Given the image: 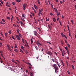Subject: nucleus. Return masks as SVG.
<instances>
[{
	"mask_svg": "<svg viewBox=\"0 0 76 76\" xmlns=\"http://www.w3.org/2000/svg\"><path fill=\"white\" fill-rule=\"evenodd\" d=\"M7 6L8 7H10V5H7Z\"/></svg>",
	"mask_w": 76,
	"mask_h": 76,
	"instance_id": "61",
	"label": "nucleus"
},
{
	"mask_svg": "<svg viewBox=\"0 0 76 76\" xmlns=\"http://www.w3.org/2000/svg\"><path fill=\"white\" fill-rule=\"evenodd\" d=\"M66 64H68V63L67 62V61H66Z\"/></svg>",
	"mask_w": 76,
	"mask_h": 76,
	"instance_id": "63",
	"label": "nucleus"
},
{
	"mask_svg": "<svg viewBox=\"0 0 76 76\" xmlns=\"http://www.w3.org/2000/svg\"><path fill=\"white\" fill-rule=\"evenodd\" d=\"M14 51L16 53H18V50L17 49H15L14 50Z\"/></svg>",
	"mask_w": 76,
	"mask_h": 76,
	"instance_id": "9",
	"label": "nucleus"
},
{
	"mask_svg": "<svg viewBox=\"0 0 76 76\" xmlns=\"http://www.w3.org/2000/svg\"><path fill=\"white\" fill-rule=\"evenodd\" d=\"M31 15H32L33 16H34V14L32 12H31Z\"/></svg>",
	"mask_w": 76,
	"mask_h": 76,
	"instance_id": "30",
	"label": "nucleus"
},
{
	"mask_svg": "<svg viewBox=\"0 0 76 76\" xmlns=\"http://www.w3.org/2000/svg\"><path fill=\"white\" fill-rule=\"evenodd\" d=\"M34 35L36 36V37H39L40 36L38 34V33H37V32L36 31H34Z\"/></svg>",
	"mask_w": 76,
	"mask_h": 76,
	"instance_id": "1",
	"label": "nucleus"
},
{
	"mask_svg": "<svg viewBox=\"0 0 76 76\" xmlns=\"http://www.w3.org/2000/svg\"><path fill=\"white\" fill-rule=\"evenodd\" d=\"M37 2H38V4H40V2L39 1L40 0H37Z\"/></svg>",
	"mask_w": 76,
	"mask_h": 76,
	"instance_id": "19",
	"label": "nucleus"
},
{
	"mask_svg": "<svg viewBox=\"0 0 76 76\" xmlns=\"http://www.w3.org/2000/svg\"><path fill=\"white\" fill-rule=\"evenodd\" d=\"M41 22H43V19H41Z\"/></svg>",
	"mask_w": 76,
	"mask_h": 76,
	"instance_id": "64",
	"label": "nucleus"
},
{
	"mask_svg": "<svg viewBox=\"0 0 76 76\" xmlns=\"http://www.w3.org/2000/svg\"><path fill=\"white\" fill-rule=\"evenodd\" d=\"M7 19H8L9 20H10V18L9 17H7Z\"/></svg>",
	"mask_w": 76,
	"mask_h": 76,
	"instance_id": "27",
	"label": "nucleus"
},
{
	"mask_svg": "<svg viewBox=\"0 0 76 76\" xmlns=\"http://www.w3.org/2000/svg\"><path fill=\"white\" fill-rule=\"evenodd\" d=\"M31 45H32L33 44V40H32V39H31Z\"/></svg>",
	"mask_w": 76,
	"mask_h": 76,
	"instance_id": "24",
	"label": "nucleus"
},
{
	"mask_svg": "<svg viewBox=\"0 0 76 76\" xmlns=\"http://www.w3.org/2000/svg\"><path fill=\"white\" fill-rule=\"evenodd\" d=\"M24 15H25L24 14H22V18L24 17Z\"/></svg>",
	"mask_w": 76,
	"mask_h": 76,
	"instance_id": "34",
	"label": "nucleus"
},
{
	"mask_svg": "<svg viewBox=\"0 0 76 76\" xmlns=\"http://www.w3.org/2000/svg\"><path fill=\"white\" fill-rule=\"evenodd\" d=\"M12 71L14 72H17V70L15 69H12Z\"/></svg>",
	"mask_w": 76,
	"mask_h": 76,
	"instance_id": "5",
	"label": "nucleus"
},
{
	"mask_svg": "<svg viewBox=\"0 0 76 76\" xmlns=\"http://www.w3.org/2000/svg\"><path fill=\"white\" fill-rule=\"evenodd\" d=\"M8 34V33H4V35H5V37H7V35Z\"/></svg>",
	"mask_w": 76,
	"mask_h": 76,
	"instance_id": "10",
	"label": "nucleus"
},
{
	"mask_svg": "<svg viewBox=\"0 0 76 76\" xmlns=\"http://www.w3.org/2000/svg\"><path fill=\"white\" fill-rule=\"evenodd\" d=\"M67 53L68 54H69V51H67Z\"/></svg>",
	"mask_w": 76,
	"mask_h": 76,
	"instance_id": "58",
	"label": "nucleus"
},
{
	"mask_svg": "<svg viewBox=\"0 0 76 76\" xmlns=\"http://www.w3.org/2000/svg\"><path fill=\"white\" fill-rule=\"evenodd\" d=\"M71 22H72V24H74V22L73 21V20H71Z\"/></svg>",
	"mask_w": 76,
	"mask_h": 76,
	"instance_id": "51",
	"label": "nucleus"
},
{
	"mask_svg": "<svg viewBox=\"0 0 76 76\" xmlns=\"http://www.w3.org/2000/svg\"><path fill=\"white\" fill-rule=\"evenodd\" d=\"M12 38L13 39H15V38L14 37V36H12Z\"/></svg>",
	"mask_w": 76,
	"mask_h": 76,
	"instance_id": "57",
	"label": "nucleus"
},
{
	"mask_svg": "<svg viewBox=\"0 0 76 76\" xmlns=\"http://www.w3.org/2000/svg\"><path fill=\"white\" fill-rule=\"evenodd\" d=\"M35 48H36V49H37V50H38V47H37V46H36Z\"/></svg>",
	"mask_w": 76,
	"mask_h": 76,
	"instance_id": "50",
	"label": "nucleus"
},
{
	"mask_svg": "<svg viewBox=\"0 0 76 76\" xmlns=\"http://www.w3.org/2000/svg\"><path fill=\"white\" fill-rule=\"evenodd\" d=\"M72 69H75V67H74L73 65H72Z\"/></svg>",
	"mask_w": 76,
	"mask_h": 76,
	"instance_id": "20",
	"label": "nucleus"
},
{
	"mask_svg": "<svg viewBox=\"0 0 76 76\" xmlns=\"http://www.w3.org/2000/svg\"><path fill=\"white\" fill-rule=\"evenodd\" d=\"M21 49H23L24 47L23 46H21Z\"/></svg>",
	"mask_w": 76,
	"mask_h": 76,
	"instance_id": "46",
	"label": "nucleus"
},
{
	"mask_svg": "<svg viewBox=\"0 0 76 76\" xmlns=\"http://www.w3.org/2000/svg\"><path fill=\"white\" fill-rule=\"evenodd\" d=\"M16 61H17V62H18V63H20V61H19L18 60H16Z\"/></svg>",
	"mask_w": 76,
	"mask_h": 76,
	"instance_id": "48",
	"label": "nucleus"
},
{
	"mask_svg": "<svg viewBox=\"0 0 76 76\" xmlns=\"http://www.w3.org/2000/svg\"><path fill=\"white\" fill-rule=\"evenodd\" d=\"M0 1V3H1L2 4H3V2H2V1L1 0Z\"/></svg>",
	"mask_w": 76,
	"mask_h": 76,
	"instance_id": "47",
	"label": "nucleus"
},
{
	"mask_svg": "<svg viewBox=\"0 0 76 76\" xmlns=\"http://www.w3.org/2000/svg\"><path fill=\"white\" fill-rule=\"evenodd\" d=\"M0 62H1V63H3V61L2 60H0Z\"/></svg>",
	"mask_w": 76,
	"mask_h": 76,
	"instance_id": "37",
	"label": "nucleus"
},
{
	"mask_svg": "<svg viewBox=\"0 0 76 76\" xmlns=\"http://www.w3.org/2000/svg\"><path fill=\"white\" fill-rule=\"evenodd\" d=\"M49 19L48 18V19H46V22H47L48 21H49Z\"/></svg>",
	"mask_w": 76,
	"mask_h": 76,
	"instance_id": "39",
	"label": "nucleus"
},
{
	"mask_svg": "<svg viewBox=\"0 0 76 76\" xmlns=\"http://www.w3.org/2000/svg\"><path fill=\"white\" fill-rule=\"evenodd\" d=\"M0 34H1L2 36H3V35L2 34V32H1V33H0Z\"/></svg>",
	"mask_w": 76,
	"mask_h": 76,
	"instance_id": "43",
	"label": "nucleus"
},
{
	"mask_svg": "<svg viewBox=\"0 0 76 76\" xmlns=\"http://www.w3.org/2000/svg\"><path fill=\"white\" fill-rule=\"evenodd\" d=\"M67 73H68V74L69 75H70V72L69 71H67Z\"/></svg>",
	"mask_w": 76,
	"mask_h": 76,
	"instance_id": "42",
	"label": "nucleus"
},
{
	"mask_svg": "<svg viewBox=\"0 0 76 76\" xmlns=\"http://www.w3.org/2000/svg\"><path fill=\"white\" fill-rule=\"evenodd\" d=\"M26 4H23V8H26Z\"/></svg>",
	"mask_w": 76,
	"mask_h": 76,
	"instance_id": "12",
	"label": "nucleus"
},
{
	"mask_svg": "<svg viewBox=\"0 0 76 76\" xmlns=\"http://www.w3.org/2000/svg\"><path fill=\"white\" fill-rule=\"evenodd\" d=\"M20 24H21V25H23L24 24H23V22H20Z\"/></svg>",
	"mask_w": 76,
	"mask_h": 76,
	"instance_id": "35",
	"label": "nucleus"
},
{
	"mask_svg": "<svg viewBox=\"0 0 76 76\" xmlns=\"http://www.w3.org/2000/svg\"><path fill=\"white\" fill-rule=\"evenodd\" d=\"M8 33L9 34H12L11 31L10 30L9 31V32Z\"/></svg>",
	"mask_w": 76,
	"mask_h": 76,
	"instance_id": "26",
	"label": "nucleus"
},
{
	"mask_svg": "<svg viewBox=\"0 0 76 76\" xmlns=\"http://www.w3.org/2000/svg\"><path fill=\"white\" fill-rule=\"evenodd\" d=\"M67 45L68 47H69V48H70V46L68 44H67Z\"/></svg>",
	"mask_w": 76,
	"mask_h": 76,
	"instance_id": "29",
	"label": "nucleus"
},
{
	"mask_svg": "<svg viewBox=\"0 0 76 76\" xmlns=\"http://www.w3.org/2000/svg\"><path fill=\"white\" fill-rule=\"evenodd\" d=\"M63 51V53H64V54H66V52H65V51H64V50Z\"/></svg>",
	"mask_w": 76,
	"mask_h": 76,
	"instance_id": "59",
	"label": "nucleus"
},
{
	"mask_svg": "<svg viewBox=\"0 0 76 76\" xmlns=\"http://www.w3.org/2000/svg\"><path fill=\"white\" fill-rule=\"evenodd\" d=\"M59 20V18H57V21H58V20Z\"/></svg>",
	"mask_w": 76,
	"mask_h": 76,
	"instance_id": "55",
	"label": "nucleus"
},
{
	"mask_svg": "<svg viewBox=\"0 0 76 76\" xmlns=\"http://www.w3.org/2000/svg\"><path fill=\"white\" fill-rule=\"evenodd\" d=\"M19 35L20 37H22V36H21V34H20V33H19Z\"/></svg>",
	"mask_w": 76,
	"mask_h": 76,
	"instance_id": "23",
	"label": "nucleus"
},
{
	"mask_svg": "<svg viewBox=\"0 0 76 76\" xmlns=\"http://www.w3.org/2000/svg\"><path fill=\"white\" fill-rule=\"evenodd\" d=\"M48 3H49V4H50V2L49 1H48Z\"/></svg>",
	"mask_w": 76,
	"mask_h": 76,
	"instance_id": "53",
	"label": "nucleus"
},
{
	"mask_svg": "<svg viewBox=\"0 0 76 76\" xmlns=\"http://www.w3.org/2000/svg\"><path fill=\"white\" fill-rule=\"evenodd\" d=\"M54 68V69L55 70V72L57 73L58 72V67L57 66H53Z\"/></svg>",
	"mask_w": 76,
	"mask_h": 76,
	"instance_id": "2",
	"label": "nucleus"
},
{
	"mask_svg": "<svg viewBox=\"0 0 76 76\" xmlns=\"http://www.w3.org/2000/svg\"><path fill=\"white\" fill-rule=\"evenodd\" d=\"M54 9L55 10V12H56V13H58L57 9L55 8H54Z\"/></svg>",
	"mask_w": 76,
	"mask_h": 76,
	"instance_id": "8",
	"label": "nucleus"
},
{
	"mask_svg": "<svg viewBox=\"0 0 76 76\" xmlns=\"http://www.w3.org/2000/svg\"><path fill=\"white\" fill-rule=\"evenodd\" d=\"M61 63H62V64L63 66H65L64 63H63V62L62 61H61Z\"/></svg>",
	"mask_w": 76,
	"mask_h": 76,
	"instance_id": "21",
	"label": "nucleus"
},
{
	"mask_svg": "<svg viewBox=\"0 0 76 76\" xmlns=\"http://www.w3.org/2000/svg\"><path fill=\"white\" fill-rule=\"evenodd\" d=\"M20 19H21V20H22L23 22H25V21L22 18H21Z\"/></svg>",
	"mask_w": 76,
	"mask_h": 76,
	"instance_id": "17",
	"label": "nucleus"
},
{
	"mask_svg": "<svg viewBox=\"0 0 76 76\" xmlns=\"http://www.w3.org/2000/svg\"><path fill=\"white\" fill-rule=\"evenodd\" d=\"M53 14L52 13H50V15L51 16H53Z\"/></svg>",
	"mask_w": 76,
	"mask_h": 76,
	"instance_id": "49",
	"label": "nucleus"
},
{
	"mask_svg": "<svg viewBox=\"0 0 76 76\" xmlns=\"http://www.w3.org/2000/svg\"><path fill=\"white\" fill-rule=\"evenodd\" d=\"M20 52H21V53H23V50L21 49H20Z\"/></svg>",
	"mask_w": 76,
	"mask_h": 76,
	"instance_id": "22",
	"label": "nucleus"
},
{
	"mask_svg": "<svg viewBox=\"0 0 76 76\" xmlns=\"http://www.w3.org/2000/svg\"><path fill=\"white\" fill-rule=\"evenodd\" d=\"M16 37L17 39H18V40L19 41L20 40V37H19V36H18V35H16Z\"/></svg>",
	"mask_w": 76,
	"mask_h": 76,
	"instance_id": "3",
	"label": "nucleus"
},
{
	"mask_svg": "<svg viewBox=\"0 0 76 76\" xmlns=\"http://www.w3.org/2000/svg\"><path fill=\"white\" fill-rule=\"evenodd\" d=\"M47 43H49V44H50V45L51 44V43L50 42H47Z\"/></svg>",
	"mask_w": 76,
	"mask_h": 76,
	"instance_id": "45",
	"label": "nucleus"
},
{
	"mask_svg": "<svg viewBox=\"0 0 76 76\" xmlns=\"http://www.w3.org/2000/svg\"><path fill=\"white\" fill-rule=\"evenodd\" d=\"M65 49L66 50V51H69L68 49H67V46H66V47H65Z\"/></svg>",
	"mask_w": 76,
	"mask_h": 76,
	"instance_id": "15",
	"label": "nucleus"
},
{
	"mask_svg": "<svg viewBox=\"0 0 76 76\" xmlns=\"http://www.w3.org/2000/svg\"><path fill=\"white\" fill-rule=\"evenodd\" d=\"M59 23H60V26H61L62 25L61 22L60 21H59Z\"/></svg>",
	"mask_w": 76,
	"mask_h": 76,
	"instance_id": "38",
	"label": "nucleus"
},
{
	"mask_svg": "<svg viewBox=\"0 0 76 76\" xmlns=\"http://www.w3.org/2000/svg\"><path fill=\"white\" fill-rule=\"evenodd\" d=\"M16 45V44H15V45H14V46L15 47V48H17V46Z\"/></svg>",
	"mask_w": 76,
	"mask_h": 76,
	"instance_id": "16",
	"label": "nucleus"
},
{
	"mask_svg": "<svg viewBox=\"0 0 76 76\" xmlns=\"http://www.w3.org/2000/svg\"><path fill=\"white\" fill-rule=\"evenodd\" d=\"M64 37L66 38V39H67V37H66V36H64Z\"/></svg>",
	"mask_w": 76,
	"mask_h": 76,
	"instance_id": "54",
	"label": "nucleus"
},
{
	"mask_svg": "<svg viewBox=\"0 0 76 76\" xmlns=\"http://www.w3.org/2000/svg\"><path fill=\"white\" fill-rule=\"evenodd\" d=\"M21 39L22 40V42H24V40H23V38H22Z\"/></svg>",
	"mask_w": 76,
	"mask_h": 76,
	"instance_id": "56",
	"label": "nucleus"
},
{
	"mask_svg": "<svg viewBox=\"0 0 76 76\" xmlns=\"http://www.w3.org/2000/svg\"><path fill=\"white\" fill-rule=\"evenodd\" d=\"M21 1V0H16V2H18V3H19Z\"/></svg>",
	"mask_w": 76,
	"mask_h": 76,
	"instance_id": "13",
	"label": "nucleus"
},
{
	"mask_svg": "<svg viewBox=\"0 0 76 76\" xmlns=\"http://www.w3.org/2000/svg\"><path fill=\"white\" fill-rule=\"evenodd\" d=\"M26 54L28 53V52L27 50H26Z\"/></svg>",
	"mask_w": 76,
	"mask_h": 76,
	"instance_id": "31",
	"label": "nucleus"
},
{
	"mask_svg": "<svg viewBox=\"0 0 76 76\" xmlns=\"http://www.w3.org/2000/svg\"><path fill=\"white\" fill-rule=\"evenodd\" d=\"M38 16H39V17L40 16V13H38Z\"/></svg>",
	"mask_w": 76,
	"mask_h": 76,
	"instance_id": "62",
	"label": "nucleus"
},
{
	"mask_svg": "<svg viewBox=\"0 0 76 76\" xmlns=\"http://www.w3.org/2000/svg\"><path fill=\"white\" fill-rule=\"evenodd\" d=\"M61 35L62 36V37H64L65 36H66L65 35H64L63 33H61Z\"/></svg>",
	"mask_w": 76,
	"mask_h": 76,
	"instance_id": "11",
	"label": "nucleus"
},
{
	"mask_svg": "<svg viewBox=\"0 0 76 76\" xmlns=\"http://www.w3.org/2000/svg\"><path fill=\"white\" fill-rule=\"evenodd\" d=\"M12 62L16 64H17L16 62H15L14 59H12Z\"/></svg>",
	"mask_w": 76,
	"mask_h": 76,
	"instance_id": "7",
	"label": "nucleus"
},
{
	"mask_svg": "<svg viewBox=\"0 0 76 76\" xmlns=\"http://www.w3.org/2000/svg\"><path fill=\"white\" fill-rule=\"evenodd\" d=\"M19 31L20 30L19 29H18L17 30V33H19Z\"/></svg>",
	"mask_w": 76,
	"mask_h": 76,
	"instance_id": "25",
	"label": "nucleus"
},
{
	"mask_svg": "<svg viewBox=\"0 0 76 76\" xmlns=\"http://www.w3.org/2000/svg\"><path fill=\"white\" fill-rule=\"evenodd\" d=\"M53 20L54 22H56V19L55 18H53Z\"/></svg>",
	"mask_w": 76,
	"mask_h": 76,
	"instance_id": "14",
	"label": "nucleus"
},
{
	"mask_svg": "<svg viewBox=\"0 0 76 76\" xmlns=\"http://www.w3.org/2000/svg\"><path fill=\"white\" fill-rule=\"evenodd\" d=\"M63 2L62 1H60V4H62Z\"/></svg>",
	"mask_w": 76,
	"mask_h": 76,
	"instance_id": "52",
	"label": "nucleus"
},
{
	"mask_svg": "<svg viewBox=\"0 0 76 76\" xmlns=\"http://www.w3.org/2000/svg\"><path fill=\"white\" fill-rule=\"evenodd\" d=\"M12 5H15V3L14 2H12Z\"/></svg>",
	"mask_w": 76,
	"mask_h": 76,
	"instance_id": "18",
	"label": "nucleus"
},
{
	"mask_svg": "<svg viewBox=\"0 0 76 76\" xmlns=\"http://www.w3.org/2000/svg\"><path fill=\"white\" fill-rule=\"evenodd\" d=\"M39 44H40V43H39L38 42H37V45L38 46H39Z\"/></svg>",
	"mask_w": 76,
	"mask_h": 76,
	"instance_id": "28",
	"label": "nucleus"
},
{
	"mask_svg": "<svg viewBox=\"0 0 76 76\" xmlns=\"http://www.w3.org/2000/svg\"><path fill=\"white\" fill-rule=\"evenodd\" d=\"M30 76H33V73L32 72H30Z\"/></svg>",
	"mask_w": 76,
	"mask_h": 76,
	"instance_id": "40",
	"label": "nucleus"
},
{
	"mask_svg": "<svg viewBox=\"0 0 76 76\" xmlns=\"http://www.w3.org/2000/svg\"><path fill=\"white\" fill-rule=\"evenodd\" d=\"M47 54H49V55H51L52 56L53 54H52V53H51V52H50V51H48V52L47 53Z\"/></svg>",
	"mask_w": 76,
	"mask_h": 76,
	"instance_id": "4",
	"label": "nucleus"
},
{
	"mask_svg": "<svg viewBox=\"0 0 76 76\" xmlns=\"http://www.w3.org/2000/svg\"><path fill=\"white\" fill-rule=\"evenodd\" d=\"M28 65L30 66H31V64L30 63H28Z\"/></svg>",
	"mask_w": 76,
	"mask_h": 76,
	"instance_id": "36",
	"label": "nucleus"
},
{
	"mask_svg": "<svg viewBox=\"0 0 76 76\" xmlns=\"http://www.w3.org/2000/svg\"><path fill=\"white\" fill-rule=\"evenodd\" d=\"M39 12H42V9H41V10H39Z\"/></svg>",
	"mask_w": 76,
	"mask_h": 76,
	"instance_id": "44",
	"label": "nucleus"
},
{
	"mask_svg": "<svg viewBox=\"0 0 76 76\" xmlns=\"http://www.w3.org/2000/svg\"><path fill=\"white\" fill-rule=\"evenodd\" d=\"M51 60L52 61H53V62H55V61L54 60V59H53V58L51 59Z\"/></svg>",
	"mask_w": 76,
	"mask_h": 76,
	"instance_id": "33",
	"label": "nucleus"
},
{
	"mask_svg": "<svg viewBox=\"0 0 76 76\" xmlns=\"http://www.w3.org/2000/svg\"><path fill=\"white\" fill-rule=\"evenodd\" d=\"M60 15V13L59 12H58V13H57V16H58L59 15Z\"/></svg>",
	"mask_w": 76,
	"mask_h": 76,
	"instance_id": "32",
	"label": "nucleus"
},
{
	"mask_svg": "<svg viewBox=\"0 0 76 76\" xmlns=\"http://www.w3.org/2000/svg\"><path fill=\"white\" fill-rule=\"evenodd\" d=\"M51 66L52 67H56L57 66L56 64H54L53 65H51Z\"/></svg>",
	"mask_w": 76,
	"mask_h": 76,
	"instance_id": "6",
	"label": "nucleus"
},
{
	"mask_svg": "<svg viewBox=\"0 0 76 76\" xmlns=\"http://www.w3.org/2000/svg\"><path fill=\"white\" fill-rule=\"evenodd\" d=\"M2 21L4 22H5V20H4V19H2Z\"/></svg>",
	"mask_w": 76,
	"mask_h": 76,
	"instance_id": "60",
	"label": "nucleus"
},
{
	"mask_svg": "<svg viewBox=\"0 0 76 76\" xmlns=\"http://www.w3.org/2000/svg\"><path fill=\"white\" fill-rule=\"evenodd\" d=\"M51 7L53 9V6L52 4H51Z\"/></svg>",
	"mask_w": 76,
	"mask_h": 76,
	"instance_id": "41",
	"label": "nucleus"
}]
</instances>
